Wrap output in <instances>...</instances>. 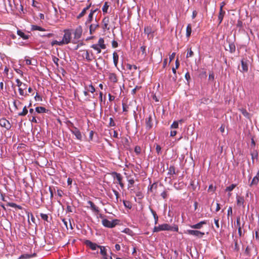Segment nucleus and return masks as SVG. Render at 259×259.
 <instances>
[{"label": "nucleus", "mask_w": 259, "mask_h": 259, "mask_svg": "<svg viewBox=\"0 0 259 259\" xmlns=\"http://www.w3.org/2000/svg\"><path fill=\"white\" fill-rule=\"evenodd\" d=\"M179 228L178 225H174L173 226L167 224H163L158 226H155L153 229V232H157L161 231H170L178 232Z\"/></svg>", "instance_id": "nucleus-1"}, {"label": "nucleus", "mask_w": 259, "mask_h": 259, "mask_svg": "<svg viewBox=\"0 0 259 259\" xmlns=\"http://www.w3.org/2000/svg\"><path fill=\"white\" fill-rule=\"evenodd\" d=\"M71 38V33L70 30L66 29L64 30V34L63 37V39L61 40L63 45L68 44L70 42Z\"/></svg>", "instance_id": "nucleus-2"}, {"label": "nucleus", "mask_w": 259, "mask_h": 259, "mask_svg": "<svg viewBox=\"0 0 259 259\" xmlns=\"http://www.w3.org/2000/svg\"><path fill=\"white\" fill-rule=\"evenodd\" d=\"M81 53L82 56L88 61L90 62L95 59L92 52L88 50H82L80 51Z\"/></svg>", "instance_id": "nucleus-3"}, {"label": "nucleus", "mask_w": 259, "mask_h": 259, "mask_svg": "<svg viewBox=\"0 0 259 259\" xmlns=\"http://www.w3.org/2000/svg\"><path fill=\"white\" fill-rule=\"evenodd\" d=\"M122 87L124 88V84H122ZM122 93H123V92L121 85L117 82L116 77L114 76V94L121 96Z\"/></svg>", "instance_id": "nucleus-4"}, {"label": "nucleus", "mask_w": 259, "mask_h": 259, "mask_svg": "<svg viewBox=\"0 0 259 259\" xmlns=\"http://www.w3.org/2000/svg\"><path fill=\"white\" fill-rule=\"evenodd\" d=\"M187 232L188 234L196 236L199 238H202L204 235V233L194 230H188Z\"/></svg>", "instance_id": "nucleus-5"}, {"label": "nucleus", "mask_w": 259, "mask_h": 259, "mask_svg": "<svg viewBox=\"0 0 259 259\" xmlns=\"http://www.w3.org/2000/svg\"><path fill=\"white\" fill-rule=\"evenodd\" d=\"M82 29L81 26H77L74 32V38L76 39H79L82 34Z\"/></svg>", "instance_id": "nucleus-6"}, {"label": "nucleus", "mask_w": 259, "mask_h": 259, "mask_svg": "<svg viewBox=\"0 0 259 259\" xmlns=\"http://www.w3.org/2000/svg\"><path fill=\"white\" fill-rule=\"evenodd\" d=\"M0 125L7 130H9L11 127V125L10 122L5 118H2L0 119Z\"/></svg>", "instance_id": "nucleus-7"}, {"label": "nucleus", "mask_w": 259, "mask_h": 259, "mask_svg": "<svg viewBox=\"0 0 259 259\" xmlns=\"http://www.w3.org/2000/svg\"><path fill=\"white\" fill-rule=\"evenodd\" d=\"M99 24L97 21H95V23L89 25L90 28V34H93L96 31V30L99 28Z\"/></svg>", "instance_id": "nucleus-8"}, {"label": "nucleus", "mask_w": 259, "mask_h": 259, "mask_svg": "<svg viewBox=\"0 0 259 259\" xmlns=\"http://www.w3.org/2000/svg\"><path fill=\"white\" fill-rule=\"evenodd\" d=\"M102 28L104 31L109 30L110 29L109 19L108 17L104 18L102 20Z\"/></svg>", "instance_id": "nucleus-9"}, {"label": "nucleus", "mask_w": 259, "mask_h": 259, "mask_svg": "<svg viewBox=\"0 0 259 259\" xmlns=\"http://www.w3.org/2000/svg\"><path fill=\"white\" fill-rule=\"evenodd\" d=\"M84 243L87 246H89L91 249L93 250H96L97 248L100 247L99 245H98L97 244L93 243L89 240H85Z\"/></svg>", "instance_id": "nucleus-10"}, {"label": "nucleus", "mask_w": 259, "mask_h": 259, "mask_svg": "<svg viewBox=\"0 0 259 259\" xmlns=\"http://www.w3.org/2000/svg\"><path fill=\"white\" fill-rule=\"evenodd\" d=\"M71 131L72 133L76 137L77 139L79 140H81V134L77 128L74 127L73 129Z\"/></svg>", "instance_id": "nucleus-11"}, {"label": "nucleus", "mask_w": 259, "mask_h": 259, "mask_svg": "<svg viewBox=\"0 0 259 259\" xmlns=\"http://www.w3.org/2000/svg\"><path fill=\"white\" fill-rule=\"evenodd\" d=\"M97 9L91 10V12L88 16V19L85 23V25H87L88 24H90L93 19V15L97 11Z\"/></svg>", "instance_id": "nucleus-12"}, {"label": "nucleus", "mask_w": 259, "mask_h": 259, "mask_svg": "<svg viewBox=\"0 0 259 259\" xmlns=\"http://www.w3.org/2000/svg\"><path fill=\"white\" fill-rule=\"evenodd\" d=\"M102 224L104 226L108 228H112L113 227V221H109L107 219H103L102 220Z\"/></svg>", "instance_id": "nucleus-13"}, {"label": "nucleus", "mask_w": 259, "mask_h": 259, "mask_svg": "<svg viewBox=\"0 0 259 259\" xmlns=\"http://www.w3.org/2000/svg\"><path fill=\"white\" fill-rule=\"evenodd\" d=\"M227 42L229 44V51L231 53H234L236 50V47L234 42L231 41L230 39H227Z\"/></svg>", "instance_id": "nucleus-14"}, {"label": "nucleus", "mask_w": 259, "mask_h": 259, "mask_svg": "<svg viewBox=\"0 0 259 259\" xmlns=\"http://www.w3.org/2000/svg\"><path fill=\"white\" fill-rule=\"evenodd\" d=\"M205 224H206V221H202L196 224L190 226V227L192 229H200L202 228V225Z\"/></svg>", "instance_id": "nucleus-15"}, {"label": "nucleus", "mask_w": 259, "mask_h": 259, "mask_svg": "<svg viewBox=\"0 0 259 259\" xmlns=\"http://www.w3.org/2000/svg\"><path fill=\"white\" fill-rule=\"evenodd\" d=\"M152 115L150 114L148 117V118L146 119V128L148 129H150L152 127Z\"/></svg>", "instance_id": "nucleus-16"}, {"label": "nucleus", "mask_w": 259, "mask_h": 259, "mask_svg": "<svg viewBox=\"0 0 259 259\" xmlns=\"http://www.w3.org/2000/svg\"><path fill=\"white\" fill-rule=\"evenodd\" d=\"M115 177H116V179L117 180L118 183L120 185V187L121 188H123L124 186V184L122 183L121 175L120 174L114 171V178Z\"/></svg>", "instance_id": "nucleus-17"}, {"label": "nucleus", "mask_w": 259, "mask_h": 259, "mask_svg": "<svg viewBox=\"0 0 259 259\" xmlns=\"http://www.w3.org/2000/svg\"><path fill=\"white\" fill-rule=\"evenodd\" d=\"M259 181V170H258L256 175L253 178L250 184V186L253 185H257Z\"/></svg>", "instance_id": "nucleus-18"}, {"label": "nucleus", "mask_w": 259, "mask_h": 259, "mask_svg": "<svg viewBox=\"0 0 259 259\" xmlns=\"http://www.w3.org/2000/svg\"><path fill=\"white\" fill-rule=\"evenodd\" d=\"M88 204H90L91 209L95 212L98 213L99 212V208L96 206V205L91 201L88 202Z\"/></svg>", "instance_id": "nucleus-19"}, {"label": "nucleus", "mask_w": 259, "mask_h": 259, "mask_svg": "<svg viewBox=\"0 0 259 259\" xmlns=\"http://www.w3.org/2000/svg\"><path fill=\"white\" fill-rule=\"evenodd\" d=\"M241 66H242V71L243 72H247L248 71V64L246 61H245L244 59H242L241 60Z\"/></svg>", "instance_id": "nucleus-20"}, {"label": "nucleus", "mask_w": 259, "mask_h": 259, "mask_svg": "<svg viewBox=\"0 0 259 259\" xmlns=\"http://www.w3.org/2000/svg\"><path fill=\"white\" fill-rule=\"evenodd\" d=\"M237 204L238 205H242L243 207H244V199L243 197L237 196Z\"/></svg>", "instance_id": "nucleus-21"}, {"label": "nucleus", "mask_w": 259, "mask_h": 259, "mask_svg": "<svg viewBox=\"0 0 259 259\" xmlns=\"http://www.w3.org/2000/svg\"><path fill=\"white\" fill-rule=\"evenodd\" d=\"M90 7H91V4L89 5V6H88L87 7H86L85 8H84L82 10L81 12L77 16V18L80 19L81 17H82L86 14L87 11L88 10Z\"/></svg>", "instance_id": "nucleus-22"}, {"label": "nucleus", "mask_w": 259, "mask_h": 259, "mask_svg": "<svg viewBox=\"0 0 259 259\" xmlns=\"http://www.w3.org/2000/svg\"><path fill=\"white\" fill-rule=\"evenodd\" d=\"M17 33L18 35H19L21 37H22L23 39H27L29 38V36L28 35L25 34L23 32H22L21 30H18Z\"/></svg>", "instance_id": "nucleus-23"}, {"label": "nucleus", "mask_w": 259, "mask_h": 259, "mask_svg": "<svg viewBox=\"0 0 259 259\" xmlns=\"http://www.w3.org/2000/svg\"><path fill=\"white\" fill-rule=\"evenodd\" d=\"M225 12L222 9H220L219 14L218 16V20H219V24L221 23L223 19Z\"/></svg>", "instance_id": "nucleus-24"}, {"label": "nucleus", "mask_w": 259, "mask_h": 259, "mask_svg": "<svg viewBox=\"0 0 259 259\" xmlns=\"http://www.w3.org/2000/svg\"><path fill=\"white\" fill-rule=\"evenodd\" d=\"M110 7V5L108 2H105L102 8V11L103 14H107L108 12V9Z\"/></svg>", "instance_id": "nucleus-25"}, {"label": "nucleus", "mask_w": 259, "mask_h": 259, "mask_svg": "<svg viewBox=\"0 0 259 259\" xmlns=\"http://www.w3.org/2000/svg\"><path fill=\"white\" fill-rule=\"evenodd\" d=\"M140 50L141 51V54L140 55L141 56V58L142 59H144L147 56V53H146V47L144 46L141 47Z\"/></svg>", "instance_id": "nucleus-26"}, {"label": "nucleus", "mask_w": 259, "mask_h": 259, "mask_svg": "<svg viewBox=\"0 0 259 259\" xmlns=\"http://www.w3.org/2000/svg\"><path fill=\"white\" fill-rule=\"evenodd\" d=\"M22 103L19 101L14 100L13 101V105L15 108V111L18 110L20 108Z\"/></svg>", "instance_id": "nucleus-27"}, {"label": "nucleus", "mask_w": 259, "mask_h": 259, "mask_svg": "<svg viewBox=\"0 0 259 259\" xmlns=\"http://www.w3.org/2000/svg\"><path fill=\"white\" fill-rule=\"evenodd\" d=\"M157 188V182H155V183H154L153 184H152V185H150L148 187V192H152L153 189L156 190Z\"/></svg>", "instance_id": "nucleus-28"}, {"label": "nucleus", "mask_w": 259, "mask_h": 259, "mask_svg": "<svg viewBox=\"0 0 259 259\" xmlns=\"http://www.w3.org/2000/svg\"><path fill=\"white\" fill-rule=\"evenodd\" d=\"M168 169V175H173L176 174V168L174 165H170Z\"/></svg>", "instance_id": "nucleus-29"}, {"label": "nucleus", "mask_w": 259, "mask_h": 259, "mask_svg": "<svg viewBox=\"0 0 259 259\" xmlns=\"http://www.w3.org/2000/svg\"><path fill=\"white\" fill-rule=\"evenodd\" d=\"M97 45L100 46L102 49H105L106 48L105 45L104 44V40L103 38H100L98 42Z\"/></svg>", "instance_id": "nucleus-30"}, {"label": "nucleus", "mask_w": 259, "mask_h": 259, "mask_svg": "<svg viewBox=\"0 0 259 259\" xmlns=\"http://www.w3.org/2000/svg\"><path fill=\"white\" fill-rule=\"evenodd\" d=\"M31 30H38L41 31H45L46 30L44 28L37 26V25H33L31 26Z\"/></svg>", "instance_id": "nucleus-31"}, {"label": "nucleus", "mask_w": 259, "mask_h": 259, "mask_svg": "<svg viewBox=\"0 0 259 259\" xmlns=\"http://www.w3.org/2000/svg\"><path fill=\"white\" fill-rule=\"evenodd\" d=\"M192 32V27L190 24H189L186 28V36L190 37Z\"/></svg>", "instance_id": "nucleus-32"}, {"label": "nucleus", "mask_w": 259, "mask_h": 259, "mask_svg": "<svg viewBox=\"0 0 259 259\" xmlns=\"http://www.w3.org/2000/svg\"><path fill=\"white\" fill-rule=\"evenodd\" d=\"M35 111L38 113H46L47 109L44 107H37L35 108Z\"/></svg>", "instance_id": "nucleus-33"}, {"label": "nucleus", "mask_w": 259, "mask_h": 259, "mask_svg": "<svg viewBox=\"0 0 259 259\" xmlns=\"http://www.w3.org/2000/svg\"><path fill=\"white\" fill-rule=\"evenodd\" d=\"M27 113L28 110L27 109V107L26 106H24L23 108L22 111L18 113V115L20 116H24L27 114Z\"/></svg>", "instance_id": "nucleus-34"}, {"label": "nucleus", "mask_w": 259, "mask_h": 259, "mask_svg": "<svg viewBox=\"0 0 259 259\" xmlns=\"http://www.w3.org/2000/svg\"><path fill=\"white\" fill-rule=\"evenodd\" d=\"M242 114L246 118H249V113L244 108L239 109Z\"/></svg>", "instance_id": "nucleus-35"}, {"label": "nucleus", "mask_w": 259, "mask_h": 259, "mask_svg": "<svg viewBox=\"0 0 259 259\" xmlns=\"http://www.w3.org/2000/svg\"><path fill=\"white\" fill-rule=\"evenodd\" d=\"M91 48L94 49L95 50L97 51L98 54L101 53V49L102 48L100 46H98L97 44L93 45L91 46Z\"/></svg>", "instance_id": "nucleus-36"}, {"label": "nucleus", "mask_w": 259, "mask_h": 259, "mask_svg": "<svg viewBox=\"0 0 259 259\" xmlns=\"http://www.w3.org/2000/svg\"><path fill=\"white\" fill-rule=\"evenodd\" d=\"M123 203L124 206L126 208H127L128 209H131L132 208V204H131V202H130L129 201L123 200Z\"/></svg>", "instance_id": "nucleus-37"}, {"label": "nucleus", "mask_w": 259, "mask_h": 259, "mask_svg": "<svg viewBox=\"0 0 259 259\" xmlns=\"http://www.w3.org/2000/svg\"><path fill=\"white\" fill-rule=\"evenodd\" d=\"M100 249V253L103 256L106 255V250L104 246H100L99 247Z\"/></svg>", "instance_id": "nucleus-38"}, {"label": "nucleus", "mask_w": 259, "mask_h": 259, "mask_svg": "<svg viewBox=\"0 0 259 259\" xmlns=\"http://www.w3.org/2000/svg\"><path fill=\"white\" fill-rule=\"evenodd\" d=\"M236 187V184H233L229 187H227L225 191L230 192L232 191Z\"/></svg>", "instance_id": "nucleus-39"}, {"label": "nucleus", "mask_w": 259, "mask_h": 259, "mask_svg": "<svg viewBox=\"0 0 259 259\" xmlns=\"http://www.w3.org/2000/svg\"><path fill=\"white\" fill-rule=\"evenodd\" d=\"M123 225V221L120 220L114 219V227L116 226H121Z\"/></svg>", "instance_id": "nucleus-40"}, {"label": "nucleus", "mask_w": 259, "mask_h": 259, "mask_svg": "<svg viewBox=\"0 0 259 259\" xmlns=\"http://www.w3.org/2000/svg\"><path fill=\"white\" fill-rule=\"evenodd\" d=\"M40 215L41 219H42L43 220L46 221L48 222H49L48 220L49 217L47 214H44V213H41L40 214Z\"/></svg>", "instance_id": "nucleus-41"}, {"label": "nucleus", "mask_w": 259, "mask_h": 259, "mask_svg": "<svg viewBox=\"0 0 259 259\" xmlns=\"http://www.w3.org/2000/svg\"><path fill=\"white\" fill-rule=\"evenodd\" d=\"M194 53L192 51L191 48H190L189 49H188V52L187 53L186 57H191L193 56Z\"/></svg>", "instance_id": "nucleus-42"}, {"label": "nucleus", "mask_w": 259, "mask_h": 259, "mask_svg": "<svg viewBox=\"0 0 259 259\" xmlns=\"http://www.w3.org/2000/svg\"><path fill=\"white\" fill-rule=\"evenodd\" d=\"M55 45H57L58 46H62V45H63V43L61 41H57V40H54V41H52L51 45L52 46H54Z\"/></svg>", "instance_id": "nucleus-43"}, {"label": "nucleus", "mask_w": 259, "mask_h": 259, "mask_svg": "<svg viewBox=\"0 0 259 259\" xmlns=\"http://www.w3.org/2000/svg\"><path fill=\"white\" fill-rule=\"evenodd\" d=\"M179 126V121H175L173 122L172 124L171 125L170 127L171 128H177Z\"/></svg>", "instance_id": "nucleus-44"}, {"label": "nucleus", "mask_w": 259, "mask_h": 259, "mask_svg": "<svg viewBox=\"0 0 259 259\" xmlns=\"http://www.w3.org/2000/svg\"><path fill=\"white\" fill-rule=\"evenodd\" d=\"M144 32L146 34H147L148 35L150 34L151 32V27H149V26H147V27H145V28H144Z\"/></svg>", "instance_id": "nucleus-45"}, {"label": "nucleus", "mask_w": 259, "mask_h": 259, "mask_svg": "<svg viewBox=\"0 0 259 259\" xmlns=\"http://www.w3.org/2000/svg\"><path fill=\"white\" fill-rule=\"evenodd\" d=\"M87 90L88 92H90L92 93L95 91V88L92 84L89 85V87L87 88Z\"/></svg>", "instance_id": "nucleus-46"}, {"label": "nucleus", "mask_w": 259, "mask_h": 259, "mask_svg": "<svg viewBox=\"0 0 259 259\" xmlns=\"http://www.w3.org/2000/svg\"><path fill=\"white\" fill-rule=\"evenodd\" d=\"M156 151L158 155L161 153V148L160 145L157 144L156 146Z\"/></svg>", "instance_id": "nucleus-47"}, {"label": "nucleus", "mask_w": 259, "mask_h": 259, "mask_svg": "<svg viewBox=\"0 0 259 259\" xmlns=\"http://www.w3.org/2000/svg\"><path fill=\"white\" fill-rule=\"evenodd\" d=\"M128 188H131L132 186H133V185L135 183V181L134 179H130L128 180Z\"/></svg>", "instance_id": "nucleus-48"}, {"label": "nucleus", "mask_w": 259, "mask_h": 259, "mask_svg": "<svg viewBox=\"0 0 259 259\" xmlns=\"http://www.w3.org/2000/svg\"><path fill=\"white\" fill-rule=\"evenodd\" d=\"M18 91L21 96H26L27 95V94H24V90L22 88H19Z\"/></svg>", "instance_id": "nucleus-49"}, {"label": "nucleus", "mask_w": 259, "mask_h": 259, "mask_svg": "<svg viewBox=\"0 0 259 259\" xmlns=\"http://www.w3.org/2000/svg\"><path fill=\"white\" fill-rule=\"evenodd\" d=\"M32 256L31 255H29L28 254H22L20 256V258L23 259V258H30Z\"/></svg>", "instance_id": "nucleus-50"}, {"label": "nucleus", "mask_w": 259, "mask_h": 259, "mask_svg": "<svg viewBox=\"0 0 259 259\" xmlns=\"http://www.w3.org/2000/svg\"><path fill=\"white\" fill-rule=\"evenodd\" d=\"M167 192L166 191H164L161 193V196L164 199H165L167 197Z\"/></svg>", "instance_id": "nucleus-51"}, {"label": "nucleus", "mask_w": 259, "mask_h": 259, "mask_svg": "<svg viewBox=\"0 0 259 259\" xmlns=\"http://www.w3.org/2000/svg\"><path fill=\"white\" fill-rule=\"evenodd\" d=\"M53 61L54 63L56 65V66L58 67L59 66L58 61H59V58L57 57L54 56L53 57Z\"/></svg>", "instance_id": "nucleus-52"}, {"label": "nucleus", "mask_w": 259, "mask_h": 259, "mask_svg": "<svg viewBox=\"0 0 259 259\" xmlns=\"http://www.w3.org/2000/svg\"><path fill=\"white\" fill-rule=\"evenodd\" d=\"M135 152L137 154H139L141 153V149L140 146H137L135 148Z\"/></svg>", "instance_id": "nucleus-53"}, {"label": "nucleus", "mask_w": 259, "mask_h": 259, "mask_svg": "<svg viewBox=\"0 0 259 259\" xmlns=\"http://www.w3.org/2000/svg\"><path fill=\"white\" fill-rule=\"evenodd\" d=\"M118 56L116 53L114 52V66H117V63L118 62Z\"/></svg>", "instance_id": "nucleus-54"}, {"label": "nucleus", "mask_w": 259, "mask_h": 259, "mask_svg": "<svg viewBox=\"0 0 259 259\" xmlns=\"http://www.w3.org/2000/svg\"><path fill=\"white\" fill-rule=\"evenodd\" d=\"M252 162H254V158H257L258 154L257 152L251 153Z\"/></svg>", "instance_id": "nucleus-55"}, {"label": "nucleus", "mask_w": 259, "mask_h": 259, "mask_svg": "<svg viewBox=\"0 0 259 259\" xmlns=\"http://www.w3.org/2000/svg\"><path fill=\"white\" fill-rule=\"evenodd\" d=\"M236 225H237L238 228H239V227H241V223H240V218L239 216L237 218Z\"/></svg>", "instance_id": "nucleus-56"}, {"label": "nucleus", "mask_w": 259, "mask_h": 259, "mask_svg": "<svg viewBox=\"0 0 259 259\" xmlns=\"http://www.w3.org/2000/svg\"><path fill=\"white\" fill-rule=\"evenodd\" d=\"M16 82H17V85L19 88H21V87L23 83L20 81L19 79H16Z\"/></svg>", "instance_id": "nucleus-57"}, {"label": "nucleus", "mask_w": 259, "mask_h": 259, "mask_svg": "<svg viewBox=\"0 0 259 259\" xmlns=\"http://www.w3.org/2000/svg\"><path fill=\"white\" fill-rule=\"evenodd\" d=\"M141 88V87L136 86L134 89H133L132 93L133 94H135L136 93L137 90H140Z\"/></svg>", "instance_id": "nucleus-58"}, {"label": "nucleus", "mask_w": 259, "mask_h": 259, "mask_svg": "<svg viewBox=\"0 0 259 259\" xmlns=\"http://www.w3.org/2000/svg\"><path fill=\"white\" fill-rule=\"evenodd\" d=\"M34 98L36 101H42V98L41 96L39 95L38 93H36V95L34 97Z\"/></svg>", "instance_id": "nucleus-59"}, {"label": "nucleus", "mask_w": 259, "mask_h": 259, "mask_svg": "<svg viewBox=\"0 0 259 259\" xmlns=\"http://www.w3.org/2000/svg\"><path fill=\"white\" fill-rule=\"evenodd\" d=\"M49 190L50 193V198H51V199H52L53 197V196H54L53 191L52 187H49Z\"/></svg>", "instance_id": "nucleus-60"}, {"label": "nucleus", "mask_w": 259, "mask_h": 259, "mask_svg": "<svg viewBox=\"0 0 259 259\" xmlns=\"http://www.w3.org/2000/svg\"><path fill=\"white\" fill-rule=\"evenodd\" d=\"M190 186L192 187V188L193 191L196 190V186L195 185L194 181H191V184H190Z\"/></svg>", "instance_id": "nucleus-61"}, {"label": "nucleus", "mask_w": 259, "mask_h": 259, "mask_svg": "<svg viewBox=\"0 0 259 259\" xmlns=\"http://www.w3.org/2000/svg\"><path fill=\"white\" fill-rule=\"evenodd\" d=\"M230 215H232V208L230 206L228 209L227 215L229 217Z\"/></svg>", "instance_id": "nucleus-62"}, {"label": "nucleus", "mask_w": 259, "mask_h": 259, "mask_svg": "<svg viewBox=\"0 0 259 259\" xmlns=\"http://www.w3.org/2000/svg\"><path fill=\"white\" fill-rule=\"evenodd\" d=\"M186 79L189 81V80L191 79L190 75L188 72H187L185 75Z\"/></svg>", "instance_id": "nucleus-63"}, {"label": "nucleus", "mask_w": 259, "mask_h": 259, "mask_svg": "<svg viewBox=\"0 0 259 259\" xmlns=\"http://www.w3.org/2000/svg\"><path fill=\"white\" fill-rule=\"evenodd\" d=\"M136 196L138 197L139 198H143V195L142 193L140 191H139L136 193Z\"/></svg>", "instance_id": "nucleus-64"}]
</instances>
